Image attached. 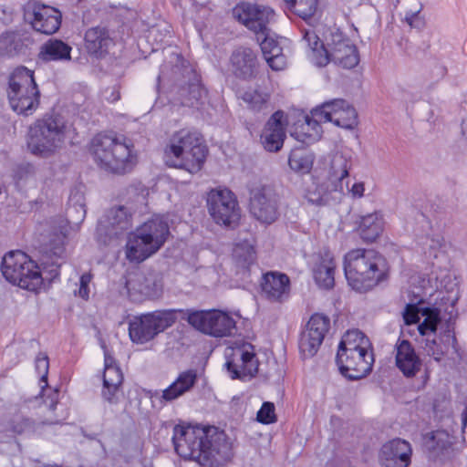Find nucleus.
Here are the masks:
<instances>
[{
  "mask_svg": "<svg viewBox=\"0 0 467 467\" xmlns=\"http://www.w3.org/2000/svg\"><path fill=\"white\" fill-rule=\"evenodd\" d=\"M173 57L177 63L171 69L172 78L177 82L172 90L173 99L182 106L198 108L203 104L207 91L188 62L178 54Z\"/></svg>",
  "mask_w": 467,
  "mask_h": 467,
  "instance_id": "nucleus-11",
  "label": "nucleus"
},
{
  "mask_svg": "<svg viewBox=\"0 0 467 467\" xmlns=\"http://www.w3.org/2000/svg\"><path fill=\"white\" fill-rule=\"evenodd\" d=\"M411 452L410 442L402 439H394L383 444L379 460L384 467H408Z\"/></svg>",
  "mask_w": 467,
  "mask_h": 467,
  "instance_id": "nucleus-26",
  "label": "nucleus"
},
{
  "mask_svg": "<svg viewBox=\"0 0 467 467\" xmlns=\"http://www.w3.org/2000/svg\"><path fill=\"white\" fill-rule=\"evenodd\" d=\"M384 217L381 212H374L361 217L360 237L366 242L375 241L384 230Z\"/></svg>",
  "mask_w": 467,
  "mask_h": 467,
  "instance_id": "nucleus-38",
  "label": "nucleus"
},
{
  "mask_svg": "<svg viewBox=\"0 0 467 467\" xmlns=\"http://www.w3.org/2000/svg\"><path fill=\"white\" fill-rule=\"evenodd\" d=\"M302 33V42L309 48L307 57L316 66L324 67L332 61L344 68H353L358 64L359 56L356 46L340 32L331 34L327 47L314 30L305 29Z\"/></svg>",
  "mask_w": 467,
  "mask_h": 467,
  "instance_id": "nucleus-3",
  "label": "nucleus"
},
{
  "mask_svg": "<svg viewBox=\"0 0 467 467\" xmlns=\"http://www.w3.org/2000/svg\"><path fill=\"white\" fill-rule=\"evenodd\" d=\"M330 327V319L322 314H314L302 333L299 349L305 358L314 357L318 351Z\"/></svg>",
  "mask_w": 467,
  "mask_h": 467,
  "instance_id": "nucleus-19",
  "label": "nucleus"
},
{
  "mask_svg": "<svg viewBox=\"0 0 467 467\" xmlns=\"http://www.w3.org/2000/svg\"><path fill=\"white\" fill-rule=\"evenodd\" d=\"M26 37L20 31H5L0 35V56L15 57L24 53Z\"/></svg>",
  "mask_w": 467,
  "mask_h": 467,
  "instance_id": "nucleus-39",
  "label": "nucleus"
},
{
  "mask_svg": "<svg viewBox=\"0 0 467 467\" xmlns=\"http://www.w3.org/2000/svg\"><path fill=\"white\" fill-rule=\"evenodd\" d=\"M256 419L259 422L264 424H270L275 422L276 416L275 413L274 403L269 401L264 402L261 409L257 412Z\"/></svg>",
  "mask_w": 467,
  "mask_h": 467,
  "instance_id": "nucleus-49",
  "label": "nucleus"
},
{
  "mask_svg": "<svg viewBox=\"0 0 467 467\" xmlns=\"http://www.w3.org/2000/svg\"><path fill=\"white\" fill-rule=\"evenodd\" d=\"M289 9H292L298 16L306 20L316 12L317 0H284Z\"/></svg>",
  "mask_w": 467,
  "mask_h": 467,
  "instance_id": "nucleus-43",
  "label": "nucleus"
},
{
  "mask_svg": "<svg viewBox=\"0 0 467 467\" xmlns=\"http://www.w3.org/2000/svg\"><path fill=\"white\" fill-rule=\"evenodd\" d=\"M352 166V159L349 154L337 152L333 155L330 163L329 178L333 182H338L335 186V193L342 195L343 181L348 176V171Z\"/></svg>",
  "mask_w": 467,
  "mask_h": 467,
  "instance_id": "nucleus-35",
  "label": "nucleus"
},
{
  "mask_svg": "<svg viewBox=\"0 0 467 467\" xmlns=\"http://www.w3.org/2000/svg\"><path fill=\"white\" fill-rule=\"evenodd\" d=\"M205 157L206 148L202 144L200 134L187 129L175 132L164 150L168 166L183 169L192 174L202 169Z\"/></svg>",
  "mask_w": 467,
  "mask_h": 467,
  "instance_id": "nucleus-6",
  "label": "nucleus"
},
{
  "mask_svg": "<svg viewBox=\"0 0 467 467\" xmlns=\"http://www.w3.org/2000/svg\"><path fill=\"white\" fill-rule=\"evenodd\" d=\"M89 150L95 162L112 173H126L138 161L133 144L124 136L99 133L91 140Z\"/></svg>",
  "mask_w": 467,
  "mask_h": 467,
  "instance_id": "nucleus-2",
  "label": "nucleus"
},
{
  "mask_svg": "<svg viewBox=\"0 0 467 467\" xmlns=\"http://www.w3.org/2000/svg\"><path fill=\"white\" fill-rule=\"evenodd\" d=\"M36 363V370L41 376L40 382L45 383V386L47 385V374L49 368V361L47 355L39 353L35 360Z\"/></svg>",
  "mask_w": 467,
  "mask_h": 467,
  "instance_id": "nucleus-50",
  "label": "nucleus"
},
{
  "mask_svg": "<svg viewBox=\"0 0 467 467\" xmlns=\"http://www.w3.org/2000/svg\"><path fill=\"white\" fill-rule=\"evenodd\" d=\"M320 122L323 119L312 114L304 116L302 121L295 124L291 136L304 144H311L318 140L322 134Z\"/></svg>",
  "mask_w": 467,
  "mask_h": 467,
  "instance_id": "nucleus-32",
  "label": "nucleus"
},
{
  "mask_svg": "<svg viewBox=\"0 0 467 467\" xmlns=\"http://www.w3.org/2000/svg\"><path fill=\"white\" fill-rule=\"evenodd\" d=\"M84 187L76 186L70 191L67 214L69 222L75 224L82 223L86 217Z\"/></svg>",
  "mask_w": 467,
  "mask_h": 467,
  "instance_id": "nucleus-40",
  "label": "nucleus"
},
{
  "mask_svg": "<svg viewBox=\"0 0 467 467\" xmlns=\"http://www.w3.org/2000/svg\"><path fill=\"white\" fill-rule=\"evenodd\" d=\"M462 128H467V119H463L462 122Z\"/></svg>",
  "mask_w": 467,
  "mask_h": 467,
  "instance_id": "nucleus-60",
  "label": "nucleus"
},
{
  "mask_svg": "<svg viewBox=\"0 0 467 467\" xmlns=\"http://www.w3.org/2000/svg\"><path fill=\"white\" fill-rule=\"evenodd\" d=\"M113 45V39L106 27L95 26L87 30L85 46L88 53L100 57Z\"/></svg>",
  "mask_w": 467,
  "mask_h": 467,
  "instance_id": "nucleus-34",
  "label": "nucleus"
},
{
  "mask_svg": "<svg viewBox=\"0 0 467 467\" xmlns=\"http://www.w3.org/2000/svg\"><path fill=\"white\" fill-rule=\"evenodd\" d=\"M159 32V29L156 27H152L149 32V37H154L156 39L157 33Z\"/></svg>",
  "mask_w": 467,
  "mask_h": 467,
  "instance_id": "nucleus-58",
  "label": "nucleus"
},
{
  "mask_svg": "<svg viewBox=\"0 0 467 467\" xmlns=\"http://www.w3.org/2000/svg\"><path fill=\"white\" fill-rule=\"evenodd\" d=\"M420 8L415 11H407L405 13L404 20L408 23V25L411 27H420L423 25V21L420 17Z\"/></svg>",
  "mask_w": 467,
  "mask_h": 467,
  "instance_id": "nucleus-52",
  "label": "nucleus"
},
{
  "mask_svg": "<svg viewBox=\"0 0 467 467\" xmlns=\"http://www.w3.org/2000/svg\"><path fill=\"white\" fill-rule=\"evenodd\" d=\"M397 368L407 378L414 377L421 368V360L409 340L398 339L395 345Z\"/></svg>",
  "mask_w": 467,
  "mask_h": 467,
  "instance_id": "nucleus-28",
  "label": "nucleus"
},
{
  "mask_svg": "<svg viewBox=\"0 0 467 467\" xmlns=\"http://www.w3.org/2000/svg\"><path fill=\"white\" fill-rule=\"evenodd\" d=\"M65 140V123L57 117L48 116L30 126L27 148L36 156L48 157L63 147Z\"/></svg>",
  "mask_w": 467,
  "mask_h": 467,
  "instance_id": "nucleus-8",
  "label": "nucleus"
},
{
  "mask_svg": "<svg viewBox=\"0 0 467 467\" xmlns=\"http://www.w3.org/2000/svg\"><path fill=\"white\" fill-rule=\"evenodd\" d=\"M386 271L384 257L372 249H353L344 257L346 278L357 291H367L379 284Z\"/></svg>",
  "mask_w": 467,
  "mask_h": 467,
  "instance_id": "nucleus-5",
  "label": "nucleus"
},
{
  "mask_svg": "<svg viewBox=\"0 0 467 467\" xmlns=\"http://www.w3.org/2000/svg\"><path fill=\"white\" fill-rule=\"evenodd\" d=\"M314 163V155L306 149H294L288 157V165L296 173L310 172Z\"/></svg>",
  "mask_w": 467,
  "mask_h": 467,
  "instance_id": "nucleus-41",
  "label": "nucleus"
},
{
  "mask_svg": "<svg viewBox=\"0 0 467 467\" xmlns=\"http://www.w3.org/2000/svg\"><path fill=\"white\" fill-rule=\"evenodd\" d=\"M57 396H58L57 391L54 390L53 394L50 398V404H49V410L52 411L57 408Z\"/></svg>",
  "mask_w": 467,
  "mask_h": 467,
  "instance_id": "nucleus-55",
  "label": "nucleus"
},
{
  "mask_svg": "<svg viewBox=\"0 0 467 467\" xmlns=\"http://www.w3.org/2000/svg\"><path fill=\"white\" fill-rule=\"evenodd\" d=\"M131 227V214L125 206L110 208L99 221L97 233L99 236L117 237L120 233Z\"/></svg>",
  "mask_w": 467,
  "mask_h": 467,
  "instance_id": "nucleus-24",
  "label": "nucleus"
},
{
  "mask_svg": "<svg viewBox=\"0 0 467 467\" xmlns=\"http://www.w3.org/2000/svg\"><path fill=\"white\" fill-rule=\"evenodd\" d=\"M197 381V373L194 369L184 370L177 376L175 380L171 382L166 389L162 390H155L151 393L150 399L152 402L164 406L171 403L187 392H190Z\"/></svg>",
  "mask_w": 467,
  "mask_h": 467,
  "instance_id": "nucleus-21",
  "label": "nucleus"
},
{
  "mask_svg": "<svg viewBox=\"0 0 467 467\" xmlns=\"http://www.w3.org/2000/svg\"><path fill=\"white\" fill-rule=\"evenodd\" d=\"M24 19L34 30L45 35L56 33L61 24V15L57 9L37 3H28L25 6Z\"/></svg>",
  "mask_w": 467,
  "mask_h": 467,
  "instance_id": "nucleus-18",
  "label": "nucleus"
},
{
  "mask_svg": "<svg viewBox=\"0 0 467 467\" xmlns=\"http://www.w3.org/2000/svg\"><path fill=\"white\" fill-rule=\"evenodd\" d=\"M443 435H444V433L441 431L432 432L431 439L435 440V439L439 438L440 436H443Z\"/></svg>",
  "mask_w": 467,
  "mask_h": 467,
  "instance_id": "nucleus-59",
  "label": "nucleus"
},
{
  "mask_svg": "<svg viewBox=\"0 0 467 467\" xmlns=\"http://www.w3.org/2000/svg\"><path fill=\"white\" fill-rule=\"evenodd\" d=\"M420 316L424 319L418 326L419 333L423 337L434 334L438 324L441 322L440 310L436 307H419L415 305H407L403 313L406 325L418 323Z\"/></svg>",
  "mask_w": 467,
  "mask_h": 467,
  "instance_id": "nucleus-25",
  "label": "nucleus"
},
{
  "mask_svg": "<svg viewBox=\"0 0 467 467\" xmlns=\"http://www.w3.org/2000/svg\"><path fill=\"white\" fill-rule=\"evenodd\" d=\"M57 237L59 241H61V236L57 234Z\"/></svg>",
  "mask_w": 467,
  "mask_h": 467,
  "instance_id": "nucleus-62",
  "label": "nucleus"
},
{
  "mask_svg": "<svg viewBox=\"0 0 467 467\" xmlns=\"http://www.w3.org/2000/svg\"><path fill=\"white\" fill-rule=\"evenodd\" d=\"M125 288L128 296L135 301L158 296L161 291V285L155 275H146L138 271L127 275Z\"/></svg>",
  "mask_w": 467,
  "mask_h": 467,
  "instance_id": "nucleus-22",
  "label": "nucleus"
},
{
  "mask_svg": "<svg viewBox=\"0 0 467 467\" xmlns=\"http://www.w3.org/2000/svg\"><path fill=\"white\" fill-rule=\"evenodd\" d=\"M7 98L18 114L31 115L39 105L40 92L34 72L25 67L16 68L9 77Z\"/></svg>",
  "mask_w": 467,
  "mask_h": 467,
  "instance_id": "nucleus-9",
  "label": "nucleus"
},
{
  "mask_svg": "<svg viewBox=\"0 0 467 467\" xmlns=\"http://www.w3.org/2000/svg\"><path fill=\"white\" fill-rule=\"evenodd\" d=\"M244 101L255 111L264 109L269 99V94L257 89H249L243 95Z\"/></svg>",
  "mask_w": 467,
  "mask_h": 467,
  "instance_id": "nucleus-44",
  "label": "nucleus"
},
{
  "mask_svg": "<svg viewBox=\"0 0 467 467\" xmlns=\"http://www.w3.org/2000/svg\"><path fill=\"white\" fill-rule=\"evenodd\" d=\"M64 420H66V416L48 417V418L45 419L43 421H41V424L42 425L61 424Z\"/></svg>",
  "mask_w": 467,
  "mask_h": 467,
  "instance_id": "nucleus-54",
  "label": "nucleus"
},
{
  "mask_svg": "<svg viewBox=\"0 0 467 467\" xmlns=\"http://www.w3.org/2000/svg\"><path fill=\"white\" fill-rule=\"evenodd\" d=\"M312 115L323 119V122H333L346 130H352L358 125L356 109L348 102L340 99L324 102L312 109Z\"/></svg>",
  "mask_w": 467,
  "mask_h": 467,
  "instance_id": "nucleus-17",
  "label": "nucleus"
},
{
  "mask_svg": "<svg viewBox=\"0 0 467 467\" xmlns=\"http://www.w3.org/2000/svg\"><path fill=\"white\" fill-rule=\"evenodd\" d=\"M38 424L24 416H16L10 422V429L16 434H30L37 431Z\"/></svg>",
  "mask_w": 467,
  "mask_h": 467,
  "instance_id": "nucleus-46",
  "label": "nucleus"
},
{
  "mask_svg": "<svg viewBox=\"0 0 467 467\" xmlns=\"http://www.w3.org/2000/svg\"><path fill=\"white\" fill-rule=\"evenodd\" d=\"M176 319L174 310H158L136 316L129 323L130 340L136 344L147 343L171 327Z\"/></svg>",
  "mask_w": 467,
  "mask_h": 467,
  "instance_id": "nucleus-12",
  "label": "nucleus"
},
{
  "mask_svg": "<svg viewBox=\"0 0 467 467\" xmlns=\"http://www.w3.org/2000/svg\"><path fill=\"white\" fill-rule=\"evenodd\" d=\"M233 16L254 33L257 41L260 40V35L267 34L269 25L275 19V12L271 7L252 3L237 5L233 9Z\"/></svg>",
  "mask_w": 467,
  "mask_h": 467,
  "instance_id": "nucleus-16",
  "label": "nucleus"
},
{
  "mask_svg": "<svg viewBox=\"0 0 467 467\" xmlns=\"http://www.w3.org/2000/svg\"><path fill=\"white\" fill-rule=\"evenodd\" d=\"M123 380L121 370L111 364V359L105 355V369L103 373L102 396L109 403L117 401V393Z\"/></svg>",
  "mask_w": 467,
  "mask_h": 467,
  "instance_id": "nucleus-33",
  "label": "nucleus"
},
{
  "mask_svg": "<svg viewBox=\"0 0 467 467\" xmlns=\"http://www.w3.org/2000/svg\"><path fill=\"white\" fill-rule=\"evenodd\" d=\"M466 423H467V419H464L463 420V424L466 425Z\"/></svg>",
  "mask_w": 467,
  "mask_h": 467,
  "instance_id": "nucleus-61",
  "label": "nucleus"
},
{
  "mask_svg": "<svg viewBox=\"0 0 467 467\" xmlns=\"http://www.w3.org/2000/svg\"><path fill=\"white\" fill-rule=\"evenodd\" d=\"M285 136V113L277 110L265 125L260 136L261 143L265 150L277 152L282 149Z\"/></svg>",
  "mask_w": 467,
  "mask_h": 467,
  "instance_id": "nucleus-23",
  "label": "nucleus"
},
{
  "mask_svg": "<svg viewBox=\"0 0 467 467\" xmlns=\"http://www.w3.org/2000/svg\"><path fill=\"white\" fill-rule=\"evenodd\" d=\"M256 64L254 52L247 47H240L231 56L233 72L240 78H252L255 75Z\"/></svg>",
  "mask_w": 467,
  "mask_h": 467,
  "instance_id": "nucleus-30",
  "label": "nucleus"
},
{
  "mask_svg": "<svg viewBox=\"0 0 467 467\" xmlns=\"http://www.w3.org/2000/svg\"><path fill=\"white\" fill-rule=\"evenodd\" d=\"M262 292L271 302H284L290 296V279L280 272H268L263 275Z\"/></svg>",
  "mask_w": 467,
  "mask_h": 467,
  "instance_id": "nucleus-27",
  "label": "nucleus"
},
{
  "mask_svg": "<svg viewBox=\"0 0 467 467\" xmlns=\"http://www.w3.org/2000/svg\"><path fill=\"white\" fill-rule=\"evenodd\" d=\"M1 272L9 283L28 291L36 292L43 284L38 265L19 250L10 251L3 257Z\"/></svg>",
  "mask_w": 467,
  "mask_h": 467,
  "instance_id": "nucleus-10",
  "label": "nucleus"
},
{
  "mask_svg": "<svg viewBox=\"0 0 467 467\" xmlns=\"http://www.w3.org/2000/svg\"><path fill=\"white\" fill-rule=\"evenodd\" d=\"M233 257L237 267L247 270L255 261L253 244L247 241L236 244L233 250Z\"/></svg>",
  "mask_w": 467,
  "mask_h": 467,
  "instance_id": "nucleus-42",
  "label": "nucleus"
},
{
  "mask_svg": "<svg viewBox=\"0 0 467 467\" xmlns=\"http://www.w3.org/2000/svg\"><path fill=\"white\" fill-rule=\"evenodd\" d=\"M167 68H168V66L166 64L161 66L160 74L158 76V82H161V79L166 78V77H167V74H166Z\"/></svg>",
  "mask_w": 467,
  "mask_h": 467,
  "instance_id": "nucleus-56",
  "label": "nucleus"
},
{
  "mask_svg": "<svg viewBox=\"0 0 467 467\" xmlns=\"http://www.w3.org/2000/svg\"><path fill=\"white\" fill-rule=\"evenodd\" d=\"M423 348L427 355L432 357L436 361H440L444 355L448 354V348H443L441 343H438L434 338L429 339L427 337Z\"/></svg>",
  "mask_w": 467,
  "mask_h": 467,
  "instance_id": "nucleus-48",
  "label": "nucleus"
},
{
  "mask_svg": "<svg viewBox=\"0 0 467 467\" xmlns=\"http://www.w3.org/2000/svg\"><path fill=\"white\" fill-rule=\"evenodd\" d=\"M108 100H109L110 102H114V101H117L118 99H119V92H112V95L110 98H107Z\"/></svg>",
  "mask_w": 467,
  "mask_h": 467,
  "instance_id": "nucleus-57",
  "label": "nucleus"
},
{
  "mask_svg": "<svg viewBox=\"0 0 467 467\" xmlns=\"http://www.w3.org/2000/svg\"><path fill=\"white\" fill-rule=\"evenodd\" d=\"M71 50V47L62 40L50 38L41 46L39 58L46 62L70 60Z\"/></svg>",
  "mask_w": 467,
  "mask_h": 467,
  "instance_id": "nucleus-37",
  "label": "nucleus"
},
{
  "mask_svg": "<svg viewBox=\"0 0 467 467\" xmlns=\"http://www.w3.org/2000/svg\"><path fill=\"white\" fill-rule=\"evenodd\" d=\"M440 343L443 348H448V354L451 349L452 353L457 357H461L460 348L454 334V328L449 324L440 337Z\"/></svg>",
  "mask_w": 467,
  "mask_h": 467,
  "instance_id": "nucleus-47",
  "label": "nucleus"
},
{
  "mask_svg": "<svg viewBox=\"0 0 467 467\" xmlns=\"http://www.w3.org/2000/svg\"><path fill=\"white\" fill-rule=\"evenodd\" d=\"M2 193V189L0 188V194Z\"/></svg>",
  "mask_w": 467,
  "mask_h": 467,
  "instance_id": "nucleus-64",
  "label": "nucleus"
},
{
  "mask_svg": "<svg viewBox=\"0 0 467 467\" xmlns=\"http://www.w3.org/2000/svg\"><path fill=\"white\" fill-rule=\"evenodd\" d=\"M304 197L310 204L325 206L330 204L331 201L338 200L341 195L336 194L335 189L330 191L328 185L312 181L305 188Z\"/></svg>",
  "mask_w": 467,
  "mask_h": 467,
  "instance_id": "nucleus-36",
  "label": "nucleus"
},
{
  "mask_svg": "<svg viewBox=\"0 0 467 467\" xmlns=\"http://www.w3.org/2000/svg\"><path fill=\"white\" fill-rule=\"evenodd\" d=\"M250 212L258 221L270 224L278 216L277 202L272 189L256 185L250 191Z\"/></svg>",
  "mask_w": 467,
  "mask_h": 467,
  "instance_id": "nucleus-20",
  "label": "nucleus"
},
{
  "mask_svg": "<svg viewBox=\"0 0 467 467\" xmlns=\"http://www.w3.org/2000/svg\"><path fill=\"white\" fill-rule=\"evenodd\" d=\"M207 209L215 223L234 227L241 217L235 194L227 188H214L207 193Z\"/></svg>",
  "mask_w": 467,
  "mask_h": 467,
  "instance_id": "nucleus-13",
  "label": "nucleus"
},
{
  "mask_svg": "<svg viewBox=\"0 0 467 467\" xmlns=\"http://www.w3.org/2000/svg\"><path fill=\"white\" fill-rule=\"evenodd\" d=\"M21 6L20 0H0V21L5 25L14 22Z\"/></svg>",
  "mask_w": 467,
  "mask_h": 467,
  "instance_id": "nucleus-45",
  "label": "nucleus"
},
{
  "mask_svg": "<svg viewBox=\"0 0 467 467\" xmlns=\"http://www.w3.org/2000/svg\"><path fill=\"white\" fill-rule=\"evenodd\" d=\"M335 269L332 253L327 250L320 253L312 268L316 284L322 289H331L335 285Z\"/></svg>",
  "mask_w": 467,
  "mask_h": 467,
  "instance_id": "nucleus-29",
  "label": "nucleus"
},
{
  "mask_svg": "<svg viewBox=\"0 0 467 467\" xmlns=\"http://www.w3.org/2000/svg\"><path fill=\"white\" fill-rule=\"evenodd\" d=\"M92 275L88 273L83 274L79 278L78 290H75V295H78L82 299L88 300L89 297V284L91 282Z\"/></svg>",
  "mask_w": 467,
  "mask_h": 467,
  "instance_id": "nucleus-51",
  "label": "nucleus"
},
{
  "mask_svg": "<svg viewBox=\"0 0 467 467\" xmlns=\"http://www.w3.org/2000/svg\"><path fill=\"white\" fill-rule=\"evenodd\" d=\"M172 442L181 457L195 461L203 467H218L233 454L225 433L212 426L175 425Z\"/></svg>",
  "mask_w": 467,
  "mask_h": 467,
  "instance_id": "nucleus-1",
  "label": "nucleus"
},
{
  "mask_svg": "<svg viewBox=\"0 0 467 467\" xmlns=\"http://www.w3.org/2000/svg\"><path fill=\"white\" fill-rule=\"evenodd\" d=\"M258 365L254 347L251 343L235 342L227 349L225 367L232 379L254 377L258 371Z\"/></svg>",
  "mask_w": 467,
  "mask_h": 467,
  "instance_id": "nucleus-14",
  "label": "nucleus"
},
{
  "mask_svg": "<svg viewBox=\"0 0 467 467\" xmlns=\"http://www.w3.org/2000/svg\"><path fill=\"white\" fill-rule=\"evenodd\" d=\"M365 185L362 182H355L349 189V193L355 199H359L364 196Z\"/></svg>",
  "mask_w": 467,
  "mask_h": 467,
  "instance_id": "nucleus-53",
  "label": "nucleus"
},
{
  "mask_svg": "<svg viewBox=\"0 0 467 467\" xmlns=\"http://www.w3.org/2000/svg\"><path fill=\"white\" fill-rule=\"evenodd\" d=\"M368 338L358 329L348 330L342 337L336 356L340 373L350 380L366 377L374 363Z\"/></svg>",
  "mask_w": 467,
  "mask_h": 467,
  "instance_id": "nucleus-4",
  "label": "nucleus"
},
{
  "mask_svg": "<svg viewBox=\"0 0 467 467\" xmlns=\"http://www.w3.org/2000/svg\"><path fill=\"white\" fill-rule=\"evenodd\" d=\"M170 228L167 220L154 215L132 234L126 244V257L130 262L140 263L156 254L167 241Z\"/></svg>",
  "mask_w": 467,
  "mask_h": 467,
  "instance_id": "nucleus-7",
  "label": "nucleus"
},
{
  "mask_svg": "<svg viewBox=\"0 0 467 467\" xmlns=\"http://www.w3.org/2000/svg\"><path fill=\"white\" fill-rule=\"evenodd\" d=\"M258 42L268 66L275 71L283 70L286 67V57L277 40L271 36L270 28L267 34L260 35Z\"/></svg>",
  "mask_w": 467,
  "mask_h": 467,
  "instance_id": "nucleus-31",
  "label": "nucleus"
},
{
  "mask_svg": "<svg viewBox=\"0 0 467 467\" xmlns=\"http://www.w3.org/2000/svg\"><path fill=\"white\" fill-rule=\"evenodd\" d=\"M56 250H59V252L61 251V248L60 247H55Z\"/></svg>",
  "mask_w": 467,
  "mask_h": 467,
  "instance_id": "nucleus-63",
  "label": "nucleus"
},
{
  "mask_svg": "<svg viewBox=\"0 0 467 467\" xmlns=\"http://www.w3.org/2000/svg\"><path fill=\"white\" fill-rule=\"evenodd\" d=\"M187 321L195 329L215 337L230 336L235 328L234 318L220 310L192 311Z\"/></svg>",
  "mask_w": 467,
  "mask_h": 467,
  "instance_id": "nucleus-15",
  "label": "nucleus"
}]
</instances>
